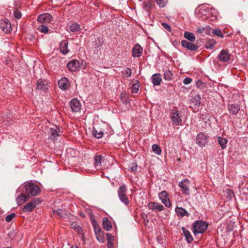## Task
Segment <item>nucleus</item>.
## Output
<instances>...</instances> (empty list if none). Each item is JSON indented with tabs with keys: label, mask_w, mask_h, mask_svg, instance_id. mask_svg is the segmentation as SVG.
I'll return each instance as SVG.
<instances>
[{
	"label": "nucleus",
	"mask_w": 248,
	"mask_h": 248,
	"mask_svg": "<svg viewBox=\"0 0 248 248\" xmlns=\"http://www.w3.org/2000/svg\"><path fill=\"white\" fill-rule=\"evenodd\" d=\"M23 192H24L28 198L38 195L40 192V189L38 186L32 183H28L23 186Z\"/></svg>",
	"instance_id": "1"
},
{
	"label": "nucleus",
	"mask_w": 248,
	"mask_h": 248,
	"mask_svg": "<svg viewBox=\"0 0 248 248\" xmlns=\"http://www.w3.org/2000/svg\"><path fill=\"white\" fill-rule=\"evenodd\" d=\"M207 226L204 221H197L193 225V232L195 234L202 233L207 230Z\"/></svg>",
	"instance_id": "2"
},
{
	"label": "nucleus",
	"mask_w": 248,
	"mask_h": 248,
	"mask_svg": "<svg viewBox=\"0 0 248 248\" xmlns=\"http://www.w3.org/2000/svg\"><path fill=\"white\" fill-rule=\"evenodd\" d=\"M126 186L124 185L121 186L118 190V196L120 201L125 205H127L129 203V201L126 196Z\"/></svg>",
	"instance_id": "3"
},
{
	"label": "nucleus",
	"mask_w": 248,
	"mask_h": 248,
	"mask_svg": "<svg viewBox=\"0 0 248 248\" xmlns=\"http://www.w3.org/2000/svg\"><path fill=\"white\" fill-rule=\"evenodd\" d=\"M208 137L203 133H200L196 137V143L200 147L205 146L208 143Z\"/></svg>",
	"instance_id": "4"
},
{
	"label": "nucleus",
	"mask_w": 248,
	"mask_h": 248,
	"mask_svg": "<svg viewBox=\"0 0 248 248\" xmlns=\"http://www.w3.org/2000/svg\"><path fill=\"white\" fill-rule=\"evenodd\" d=\"M86 65V63H67V67L72 72H76L79 68L84 69Z\"/></svg>",
	"instance_id": "5"
},
{
	"label": "nucleus",
	"mask_w": 248,
	"mask_h": 248,
	"mask_svg": "<svg viewBox=\"0 0 248 248\" xmlns=\"http://www.w3.org/2000/svg\"><path fill=\"white\" fill-rule=\"evenodd\" d=\"M171 119L173 122V124L175 125H181L182 122V116L178 111H175L172 113L171 115Z\"/></svg>",
	"instance_id": "6"
},
{
	"label": "nucleus",
	"mask_w": 248,
	"mask_h": 248,
	"mask_svg": "<svg viewBox=\"0 0 248 248\" xmlns=\"http://www.w3.org/2000/svg\"><path fill=\"white\" fill-rule=\"evenodd\" d=\"M189 184L190 182L187 179H186L179 183V186L181 188L183 193L186 195L189 194Z\"/></svg>",
	"instance_id": "7"
},
{
	"label": "nucleus",
	"mask_w": 248,
	"mask_h": 248,
	"mask_svg": "<svg viewBox=\"0 0 248 248\" xmlns=\"http://www.w3.org/2000/svg\"><path fill=\"white\" fill-rule=\"evenodd\" d=\"M59 132H60L59 129L56 126L49 128L48 130V139L51 140L57 139L59 136Z\"/></svg>",
	"instance_id": "8"
},
{
	"label": "nucleus",
	"mask_w": 248,
	"mask_h": 248,
	"mask_svg": "<svg viewBox=\"0 0 248 248\" xmlns=\"http://www.w3.org/2000/svg\"><path fill=\"white\" fill-rule=\"evenodd\" d=\"M168 196L166 191H162L159 194V198L166 207H170L171 203Z\"/></svg>",
	"instance_id": "9"
},
{
	"label": "nucleus",
	"mask_w": 248,
	"mask_h": 248,
	"mask_svg": "<svg viewBox=\"0 0 248 248\" xmlns=\"http://www.w3.org/2000/svg\"><path fill=\"white\" fill-rule=\"evenodd\" d=\"M0 28L5 33H8L12 30L10 23L6 19H2L0 21Z\"/></svg>",
	"instance_id": "10"
},
{
	"label": "nucleus",
	"mask_w": 248,
	"mask_h": 248,
	"mask_svg": "<svg viewBox=\"0 0 248 248\" xmlns=\"http://www.w3.org/2000/svg\"><path fill=\"white\" fill-rule=\"evenodd\" d=\"M52 19V16L49 13L40 15L37 17V21L40 23H49Z\"/></svg>",
	"instance_id": "11"
},
{
	"label": "nucleus",
	"mask_w": 248,
	"mask_h": 248,
	"mask_svg": "<svg viewBox=\"0 0 248 248\" xmlns=\"http://www.w3.org/2000/svg\"><path fill=\"white\" fill-rule=\"evenodd\" d=\"M48 81L46 79H39L37 81L36 89L46 91L48 89Z\"/></svg>",
	"instance_id": "12"
},
{
	"label": "nucleus",
	"mask_w": 248,
	"mask_h": 248,
	"mask_svg": "<svg viewBox=\"0 0 248 248\" xmlns=\"http://www.w3.org/2000/svg\"><path fill=\"white\" fill-rule=\"evenodd\" d=\"M70 106L73 112H78L80 110L81 105L79 101L76 98L71 100L70 103Z\"/></svg>",
	"instance_id": "13"
},
{
	"label": "nucleus",
	"mask_w": 248,
	"mask_h": 248,
	"mask_svg": "<svg viewBox=\"0 0 248 248\" xmlns=\"http://www.w3.org/2000/svg\"><path fill=\"white\" fill-rule=\"evenodd\" d=\"M148 207L149 209L156 212H161L164 209L162 204L155 202H150L148 204Z\"/></svg>",
	"instance_id": "14"
},
{
	"label": "nucleus",
	"mask_w": 248,
	"mask_h": 248,
	"mask_svg": "<svg viewBox=\"0 0 248 248\" xmlns=\"http://www.w3.org/2000/svg\"><path fill=\"white\" fill-rule=\"evenodd\" d=\"M182 46L186 48L188 50L191 51L196 50L198 48V46L191 42H189L186 40H183L181 41Z\"/></svg>",
	"instance_id": "15"
},
{
	"label": "nucleus",
	"mask_w": 248,
	"mask_h": 248,
	"mask_svg": "<svg viewBox=\"0 0 248 248\" xmlns=\"http://www.w3.org/2000/svg\"><path fill=\"white\" fill-rule=\"evenodd\" d=\"M219 58L221 61L226 62L230 60V55L229 50L227 49L222 50L219 54Z\"/></svg>",
	"instance_id": "16"
},
{
	"label": "nucleus",
	"mask_w": 248,
	"mask_h": 248,
	"mask_svg": "<svg viewBox=\"0 0 248 248\" xmlns=\"http://www.w3.org/2000/svg\"><path fill=\"white\" fill-rule=\"evenodd\" d=\"M58 84L60 88L64 90L67 89L70 86L69 80L66 78L59 80Z\"/></svg>",
	"instance_id": "17"
},
{
	"label": "nucleus",
	"mask_w": 248,
	"mask_h": 248,
	"mask_svg": "<svg viewBox=\"0 0 248 248\" xmlns=\"http://www.w3.org/2000/svg\"><path fill=\"white\" fill-rule=\"evenodd\" d=\"M143 52L142 47L138 44H136L132 49V55L134 57H140Z\"/></svg>",
	"instance_id": "18"
},
{
	"label": "nucleus",
	"mask_w": 248,
	"mask_h": 248,
	"mask_svg": "<svg viewBox=\"0 0 248 248\" xmlns=\"http://www.w3.org/2000/svg\"><path fill=\"white\" fill-rule=\"evenodd\" d=\"M68 45V43L67 40H63L60 44V51L63 55H66L69 52Z\"/></svg>",
	"instance_id": "19"
},
{
	"label": "nucleus",
	"mask_w": 248,
	"mask_h": 248,
	"mask_svg": "<svg viewBox=\"0 0 248 248\" xmlns=\"http://www.w3.org/2000/svg\"><path fill=\"white\" fill-rule=\"evenodd\" d=\"M151 79L154 86L159 85L162 81L161 75L159 74H155L152 75Z\"/></svg>",
	"instance_id": "20"
},
{
	"label": "nucleus",
	"mask_w": 248,
	"mask_h": 248,
	"mask_svg": "<svg viewBox=\"0 0 248 248\" xmlns=\"http://www.w3.org/2000/svg\"><path fill=\"white\" fill-rule=\"evenodd\" d=\"M175 211L178 217H181L185 216L189 217L190 214L185 209L182 207H176Z\"/></svg>",
	"instance_id": "21"
},
{
	"label": "nucleus",
	"mask_w": 248,
	"mask_h": 248,
	"mask_svg": "<svg viewBox=\"0 0 248 248\" xmlns=\"http://www.w3.org/2000/svg\"><path fill=\"white\" fill-rule=\"evenodd\" d=\"M29 198L28 196L23 191L20 193L19 195L16 198V201L18 205H21L24 203L26 201L27 199Z\"/></svg>",
	"instance_id": "22"
},
{
	"label": "nucleus",
	"mask_w": 248,
	"mask_h": 248,
	"mask_svg": "<svg viewBox=\"0 0 248 248\" xmlns=\"http://www.w3.org/2000/svg\"><path fill=\"white\" fill-rule=\"evenodd\" d=\"M102 227L107 231H110L112 229V225L107 217L103 218Z\"/></svg>",
	"instance_id": "23"
},
{
	"label": "nucleus",
	"mask_w": 248,
	"mask_h": 248,
	"mask_svg": "<svg viewBox=\"0 0 248 248\" xmlns=\"http://www.w3.org/2000/svg\"><path fill=\"white\" fill-rule=\"evenodd\" d=\"M182 230L186 241L188 243H191L193 241V239L190 232L183 227L182 228Z\"/></svg>",
	"instance_id": "24"
},
{
	"label": "nucleus",
	"mask_w": 248,
	"mask_h": 248,
	"mask_svg": "<svg viewBox=\"0 0 248 248\" xmlns=\"http://www.w3.org/2000/svg\"><path fill=\"white\" fill-rule=\"evenodd\" d=\"M70 31L75 32L79 31L80 30V25L78 23H74L68 25Z\"/></svg>",
	"instance_id": "25"
},
{
	"label": "nucleus",
	"mask_w": 248,
	"mask_h": 248,
	"mask_svg": "<svg viewBox=\"0 0 248 248\" xmlns=\"http://www.w3.org/2000/svg\"><path fill=\"white\" fill-rule=\"evenodd\" d=\"M211 29L209 26H206L203 27H198L197 30V32L202 33L203 32L208 34L210 32Z\"/></svg>",
	"instance_id": "26"
},
{
	"label": "nucleus",
	"mask_w": 248,
	"mask_h": 248,
	"mask_svg": "<svg viewBox=\"0 0 248 248\" xmlns=\"http://www.w3.org/2000/svg\"><path fill=\"white\" fill-rule=\"evenodd\" d=\"M184 37L191 42H194L196 40L194 34L188 31H185L184 32Z\"/></svg>",
	"instance_id": "27"
},
{
	"label": "nucleus",
	"mask_w": 248,
	"mask_h": 248,
	"mask_svg": "<svg viewBox=\"0 0 248 248\" xmlns=\"http://www.w3.org/2000/svg\"><path fill=\"white\" fill-rule=\"evenodd\" d=\"M103 156L101 155H96L94 157L95 166L98 169H100L101 165V161Z\"/></svg>",
	"instance_id": "28"
},
{
	"label": "nucleus",
	"mask_w": 248,
	"mask_h": 248,
	"mask_svg": "<svg viewBox=\"0 0 248 248\" xmlns=\"http://www.w3.org/2000/svg\"><path fill=\"white\" fill-rule=\"evenodd\" d=\"M218 142L219 144L221 146V148L222 149H225L226 147V144L227 143V140L221 137H218L217 138Z\"/></svg>",
	"instance_id": "29"
},
{
	"label": "nucleus",
	"mask_w": 248,
	"mask_h": 248,
	"mask_svg": "<svg viewBox=\"0 0 248 248\" xmlns=\"http://www.w3.org/2000/svg\"><path fill=\"white\" fill-rule=\"evenodd\" d=\"M173 74L170 70H166L164 73V78L166 80L170 81L172 79Z\"/></svg>",
	"instance_id": "30"
},
{
	"label": "nucleus",
	"mask_w": 248,
	"mask_h": 248,
	"mask_svg": "<svg viewBox=\"0 0 248 248\" xmlns=\"http://www.w3.org/2000/svg\"><path fill=\"white\" fill-rule=\"evenodd\" d=\"M152 149L155 154L156 155H160L161 153V150L160 147L156 144H154L152 146Z\"/></svg>",
	"instance_id": "31"
},
{
	"label": "nucleus",
	"mask_w": 248,
	"mask_h": 248,
	"mask_svg": "<svg viewBox=\"0 0 248 248\" xmlns=\"http://www.w3.org/2000/svg\"><path fill=\"white\" fill-rule=\"evenodd\" d=\"M153 6V4H152L151 0L144 2L143 3V7L144 9L147 11L150 10L152 9Z\"/></svg>",
	"instance_id": "32"
},
{
	"label": "nucleus",
	"mask_w": 248,
	"mask_h": 248,
	"mask_svg": "<svg viewBox=\"0 0 248 248\" xmlns=\"http://www.w3.org/2000/svg\"><path fill=\"white\" fill-rule=\"evenodd\" d=\"M229 110L233 114L237 113L239 110V108L238 106L231 105L229 108Z\"/></svg>",
	"instance_id": "33"
},
{
	"label": "nucleus",
	"mask_w": 248,
	"mask_h": 248,
	"mask_svg": "<svg viewBox=\"0 0 248 248\" xmlns=\"http://www.w3.org/2000/svg\"><path fill=\"white\" fill-rule=\"evenodd\" d=\"M216 41L214 39H209L206 44L207 48L213 49L216 44Z\"/></svg>",
	"instance_id": "34"
},
{
	"label": "nucleus",
	"mask_w": 248,
	"mask_h": 248,
	"mask_svg": "<svg viewBox=\"0 0 248 248\" xmlns=\"http://www.w3.org/2000/svg\"><path fill=\"white\" fill-rule=\"evenodd\" d=\"M71 228L76 230L78 233H81L82 231L81 227L76 223H72L71 224Z\"/></svg>",
	"instance_id": "35"
},
{
	"label": "nucleus",
	"mask_w": 248,
	"mask_h": 248,
	"mask_svg": "<svg viewBox=\"0 0 248 248\" xmlns=\"http://www.w3.org/2000/svg\"><path fill=\"white\" fill-rule=\"evenodd\" d=\"M93 133L94 136L98 139L102 138L104 135L103 131H99L98 132L95 129H93Z\"/></svg>",
	"instance_id": "36"
},
{
	"label": "nucleus",
	"mask_w": 248,
	"mask_h": 248,
	"mask_svg": "<svg viewBox=\"0 0 248 248\" xmlns=\"http://www.w3.org/2000/svg\"><path fill=\"white\" fill-rule=\"evenodd\" d=\"M38 30L42 33H47L48 32V27L45 25H41L38 28Z\"/></svg>",
	"instance_id": "37"
},
{
	"label": "nucleus",
	"mask_w": 248,
	"mask_h": 248,
	"mask_svg": "<svg viewBox=\"0 0 248 248\" xmlns=\"http://www.w3.org/2000/svg\"><path fill=\"white\" fill-rule=\"evenodd\" d=\"M34 206L32 205V204L30 202L28 203H27L24 207V211H27V212H31L33 208H34Z\"/></svg>",
	"instance_id": "38"
},
{
	"label": "nucleus",
	"mask_w": 248,
	"mask_h": 248,
	"mask_svg": "<svg viewBox=\"0 0 248 248\" xmlns=\"http://www.w3.org/2000/svg\"><path fill=\"white\" fill-rule=\"evenodd\" d=\"M107 241H108V248H113V242L112 241V238L111 237L110 235L109 234H107Z\"/></svg>",
	"instance_id": "39"
},
{
	"label": "nucleus",
	"mask_w": 248,
	"mask_h": 248,
	"mask_svg": "<svg viewBox=\"0 0 248 248\" xmlns=\"http://www.w3.org/2000/svg\"><path fill=\"white\" fill-rule=\"evenodd\" d=\"M139 87L140 86L138 83L134 84L131 89V92L135 93H137L139 91Z\"/></svg>",
	"instance_id": "40"
},
{
	"label": "nucleus",
	"mask_w": 248,
	"mask_h": 248,
	"mask_svg": "<svg viewBox=\"0 0 248 248\" xmlns=\"http://www.w3.org/2000/svg\"><path fill=\"white\" fill-rule=\"evenodd\" d=\"M191 102L194 103V105L196 106H198L200 104V97L199 96L197 95L195 96L191 101Z\"/></svg>",
	"instance_id": "41"
},
{
	"label": "nucleus",
	"mask_w": 248,
	"mask_h": 248,
	"mask_svg": "<svg viewBox=\"0 0 248 248\" xmlns=\"http://www.w3.org/2000/svg\"><path fill=\"white\" fill-rule=\"evenodd\" d=\"M213 32L216 34L217 36L220 37V38H223L224 35L222 33L220 30L219 29H215L213 30Z\"/></svg>",
	"instance_id": "42"
},
{
	"label": "nucleus",
	"mask_w": 248,
	"mask_h": 248,
	"mask_svg": "<svg viewBox=\"0 0 248 248\" xmlns=\"http://www.w3.org/2000/svg\"><path fill=\"white\" fill-rule=\"evenodd\" d=\"M160 7H164L167 4V0H155Z\"/></svg>",
	"instance_id": "43"
},
{
	"label": "nucleus",
	"mask_w": 248,
	"mask_h": 248,
	"mask_svg": "<svg viewBox=\"0 0 248 248\" xmlns=\"http://www.w3.org/2000/svg\"><path fill=\"white\" fill-rule=\"evenodd\" d=\"M30 202L35 208L37 205L41 202V200L39 198H36L32 200Z\"/></svg>",
	"instance_id": "44"
},
{
	"label": "nucleus",
	"mask_w": 248,
	"mask_h": 248,
	"mask_svg": "<svg viewBox=\"0 0 248 248\" xmlns=\"http://www.w3.org/2000/svg\"><path fill=\"white\" fill-rule=\"evenodd\" d=\"M129 170L132 172H135L137 171L138 166L136 162L132 163L129 166Z\"/></svg>",
	"instance_id": "45"
},
{
	"label": "nucleus",
	"mask_w": 248,
	"mask_h": 248,
	"mask_svg": "<svg viewBox=\"0 0 248 248\" xmlns=\"http://www.w3.org/2000/svg\"><path fill=\"white\" fill-rule=\"evenodd\" d=\"M54 212L56 213L61 217H63L65 215H66V212L61 209H58L57 211L54 210Z\"/></svg>",
	"instance_id": "46"
},
{
	"label": "nucleus",
	"mask_w": 248,
	"mask_h": 248,
	"mask_svg": "<svg viewBox=\"0 0 248 248\" xmlns=\"http://www.w3.org/2000/svg\"><path fill=\"white\" fill-rule=\"evenodd\" d=\"M196 85L197 88L200 89H203L205 87V84L201 80H198L196 82Z\"/></svg>",
	"instance_id": "47"
},
{
	"label": "nucleus",
	"mask_w": 248,
	"mask_h": 248,
	"mask_svg": "<svg viewBox=\"0 0 248 248\" xmlns=\"http://www.w3.org/2000/svg\"><path fill=\"white\" fill-rule=\"evenodd\" d=\"M123 73L127 77H130L131 75V70L129 68H125Z\"/></svg>",
	"instance_id": "48"
},
{
	"label": "nucleus",
	"mask_w": 248,
	"mask_h": 248,
	"mask_svg": "<svg viewBox=\"0 0 248 248\" xmlns=\"http://www.w3.org/2000/svg\"><path fill=\"white\" fill-rule=\"evenodd\" d=\"M15 216V213H11V214L7 215L5 217V221L7 222H10Z\"/></svg>",
	"instance_id": "49"
},
{
	"label": "nucleus",
	"mask_w": 248,
	"mask_h": 248,
	"mask_svg": "<svg viewBox=\"0 0 248 248\" xmlns=\"http://www.w3.org/2000/svg\"><path fill=\"white\" fill-rule=\"evenodd\" d=\"M14 16L17 19L20 18L22 16L21 12L17 10H15L14 12Z\"/></svg>",
	"instance_id": "50"
},
{
	"label": "nucleus",
	"mask_w": 248,
	"mask_h": 248,
	"mask_svg": "<svg viewBox=\"0 0 248 248\" xmlns=\"http://www.w3.org/2000/svg\"><path fill=\"white\" fill-rule=\"evenodd\" d=\"M161 24H162V27L165 29L167 30L169 32L171 31V27L169 24H168L166 23H162Z\"/></svg>",
	"instance_id": "51"
},
{
	"label": "nucleus",
	"mask_w": 248,
	"mask_h": 248,
	"mask_svg": "<svg viewBox=\"0 0 248 248\" xmlns=\"http://www.w3.org/2000/svg\"><path fill=\"white\" fill-rule=\"evenodd\" d=\"M192 82V79L190 78H186L183 80V83L185 85L190 84Z\"/></svg>",
	"instance_id": "52"
},
{
	"label": "nucleus",
	"mask_w": 248,
	"mask_h": 248,
	"mask_svg": "<svg viewBox=\"0 0 248 248\" xmlns=\"http://www.w3.org/2000/svg\"><path fill=\"white\" fill-rule=\"evenodd\" d=\"M214 64L215 65V68L216 69V70H220V64H219V63H214Z\"/></svg>",
	"instance_id": "53"
},
{
	"label": "nucleus",
	"mask_w": 248,
	"mask_h": 248,
	"mask_svg": "<svg viewBox=\"0 0 248 248\" xmlns=\"http://www.w3.org/2000/svg\"><path fill=\"white\" fill-rule=\"evenodd\" d=\"M98 240H99V241H100V242H103L104 241V238H101L100 239H99L98 238Z\"/></svg>",
	"instance_id": "54"
},
{
	"label": "nucleus",
	"mask_w": 248,
	"mask_h": 248,
	"mask_svg": "<svg viewBox=\"0 0 248 248\" xmlns=\"http://www.w3.org/2000/svg\"><path fill=\"white\" fill-rule=\"evenodd\" d=\"M69 62H78V60H72L71 61H70Z\"/></svg>",
	"instance_id": "55"
},
{
	"label": "nucleus",
	"mask_w": 248,
	"mask_h": 248,
	"mask_svg": "<svg viewBox=\"0 0 248 248\" xmlns=\"http://www.w3.org/2000/svg\"><path fill=\"white\" fill-rule=\"evenodd\" d=\"M122 94H121V98H122V100H123V101L124 102V101L123 100V96H122Z\"/></svg>",
	"instance_id": "56"
},
{
	"label": "nucleus",
	"mask_w": 248,
	"mask_h": 248,
	"mask_svg": "<svg viewBox=\"0 0 248 248\" xmlns=\"http://www.w3.org/2000/svg\"><path fill=\"white\" fill-rule=\"evenodd\" d=\"M72 248H79L78 247H72Z\"/></svg>",
	"instance_id": "57"
}]
</instances>
